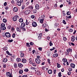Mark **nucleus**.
Listing matches in <instances>:
<instances>
[{"instance_id": "47", "label": "nucleus", "mask_w": 77, "mask_h": 77, "mask_svg": "<svg viewBox=\"0 0 77 77\" xmlns=\"http://www.w3.org/2000/svg\"><path fill=\"white\" fill-rule=\"evenodd\" d=\"M63 40L65 41H66V38L65 37H64L63 38Z\"/></svg>"}, {"instance_id": "8", "label": "nucleus", "mask_w": 77, "mask_h": 77, "mask_svg": "<svg viewBox=\"0 0 77 77\" xmlns=\"http://www.w3.org/2000/svg\"><path fill=\"white\" fill-rule=\"evenodd\" d=\"M13 11L15 12H17L18 11V8L17 7H15L13 8Z\"/></svg>"}, {"instance_id": "14", "label": "nucleus", "mask_w": 77, "mask_h": 77, "mask_svg": "<svg viewBox=\"0 0 77 77\" xmlns=\"http://www.w3.org/2000/svg\"><path fill=\"white\" fill-rule=\"evenodd\" d=\"M58 56V54H54L53 55V57H56Z\"/></svg>"}, {"instance_id": "23", "label": "nucleus", "mask_w": 77, "mask_h": 77, "mask_svg": "<svg viewBox=\"0 0 77 77\" xmlns=\"http://www.w3.org/2000/svg\"><path fill=\"white\" fill-rule=\"evenodd\" d=\"M7 61H8V59L6 58L4 59L3 60V62H6Z\"/></svg>"}, {"instance_id": "33", "label": "nucleus", "mask_w": 77, "mask_h": 77, "mask_svg": "<svg viewBox=\"0 0 77 77\" xmlns=\"http://www.w3.org/2000/svg\"><path fill=\"white\" fill-rule=\"evenodd\" d=\"M16 35L14 33L12 35V37L13 38H15V36H16Z\"/></svg>"}, {"instance_id": "62", "label": "nucleus", "mask_w": 77, "mask_h": 77, "mask_svg": "<svg viewBox=\"0 0 77 77\" xmlns=\"http://www.w3.org/2000/svg\"><path fill=\"white\" fill-rule=\"evenodd\" d=\"M22 77H27V75H24L22 76Z\"/></svg>"}, {"instance_id": "27", "label": "nucleus", "mask_w": 77, "mask_h": 77, "mask_svg": "<svg viewBox=\"0 0 77 77\" xmlns=\"http://www.w3.org/2000/svg\"><path fill=\"white\" fill-rule=\"evenodd\" d=\"M23 72V70L20 69L19 70V74H22Z\"/></svg>"}, {"instance_id": "54", "label": "nucleus", "mask_w": 77, "mask_h": 77, "mask_svg": "<svg viewBox=\"0 0 77 77\" xmlns=\"http://www.w3.org/2000/svg\"><path fill=\"white\" fill-rule=\"evenodd\" d=\"M41 37H40L39 36H38V39H39V40H41Z\"/></svg>"}, {"instance_id": "7", "label": "nucleus", "mask_w": 77, "mask_h": 77, "mask_svg": "<svg viewBox=\"0 0 77 77\" xmlns=\"http://www.w3.org/2000/svg\"><path fill=\"white\" fill-rule=\"evenodd\" d=\"M30 12V11L29 10H27L24 12L25 15H28Z\"/></svg>"}, {"instance_id": "22", "label": "nucleus", "mask_w": 77, "mask_h": 77, "mask_svg": "<svg viewBox=\"0 0 77 77\" xmlns=\"http://www.w3.org/2000/svg\"><path fill=\"white\" fill-rule=\"evenodd\" d=\"M47 26V24L46 23H44L43 24L42 27H46Z\"/></svg>"}, {"instance_id": "15", "label": "nucleus", "mask_w": 77, "mask_h": 77, "mask_svg": "<svg viewBox=\"0 0 77 77\" xmlns=\"http://www.w3.org/2000/svg\"><path fill=\"white\" fill-rule=\"evenodd\" d=\"M11 74V73H10V72H7L6 73V76H7V77H9V76Z\"/></svg>"}, {"instance_id": "51", "label": "nucleus", "mask_w": 77, "mask_h": 77, "mask_svg": "<svg viewBox=\"0 0 77 77\" xmlns=\"http://www.w3.org/2000/svg\"><path fill=\"white\" fill-rule=\"evenodd\" d=\"M68 69H69V71H72V68H69Z\"/></svg>"}, {"instance_id": "59", "label": "nucleus", "mask_w": 77, "mask_h": 77, "mask_svg": "<svg viewBox=\"0 0 77 77\" xmlns=\"http://www.w3.org/2000/svg\"><path fill=\"white\" fill-rule=\"evenodd\" d=\"M37 58H38V59H40L41 58V57H40L39 56H37Z\"/></svg>"}, {"instance_id": "64", "label": "nucleus", "mask_w": 77, "mask_h": 77, "mask_svg": "<svg viewBox=\"0 0 77 77\" xmlns=\"http://www.w3.org/2000/svg\"><path fill=\"white\" fill-rule=\"evenodd\" d=\"M63 16H65L66 15V14L65 13H63Z\"/></svg>"}, {"instance_id": "26", "label": "nucleus", "mask_w": 77, "mask_h": 77, "mask_svg": "<svg viewBox=\"0 0 77 77\" xmlns=\"http://www.w3.org/2000/svg\"><path fill=\"white\" fill-rule=\"evenodd\" d=\"M19 21L20 23H23V19L22 18H20Z\"/></svg>"}, {"instance_id": "11", "label": "nucleus", "mask_w": 77, "mask_h": 77, "mask_svg": "<svg viewBox=\"0 0 77 77\" xmlns=\"http://www.w3.org/2000/svg\"><path fill=\"white\" fill-rule=\"evenodd\" d=\"M29 63L30 64H32V63H33V60L31 58H30L29 60Z\"/></svg>"}, {"instance_id": "55", "label": "nucleus", "mask_w": 77, "mask_h": 77, "mask_svg": "<svg viewBox=\"0 0 77 77\" xmlns=\"http://www.w3.org/2000/svg\"><path fill=\"white\" fill-rule=\"evenodd\" d=\"M8 29H11V26H8Z\"/></svg>"}, {"instance_id": "53", "label": "nucleus", "mask_w": 77, "mask_h": 77, "mask_svg": "<svg viewBox=\"0 0 77 77\" xmlns=\"http://www.w3.org/2000/svg\"><path fill=\"white\" fill-rule=\"evenodd\" d=\"M29 44L30 45H33L34 44L32 42H31Z\"/></svg>"}, {"instance_id": "37", "label": "nucleus", "mask_w": 77, "mask_h": 77, "mask_svg": "<svg viewBox=\"0 0 77 77\" xmlns=\"http://www.w3.org/2000/svg\"><path fill=\"white\" fill-rule=\"evenodd\" d=\"M24 54L23 53H21L20 54V56L21 57H24Z\"/></svg>"}, {"instance_id": "46", "label": "nucleus", "mask_w": 77, "mask_h": 77, "mask_svg": "<svg viewBox=\"0 0 77 77\" xmlns=\"http://www.w3.org/2000/svg\"><path fill=\"white\" fill-rule=\"evenodd\" d=\"M5 10H8V9H9V7L8 6H6L5 7Z\"/></svg>"}, {"instance_id": "25", "label": "nucleus", "mask_w": 77, "mask_h": 77, "mask_svg": "<svg viewBox=\"0 0 77 77\" xmlns=\"http://www.w3.org/2000/svg\"><path fill=\"white\" fill-rule=\"evenodd\" d=\"M48 72L49 74H52V70H49L48 71Z\"/></svg>"}, {"instance_id": "1", "label": "nucleus", "mask_w": 77, "mask_h": 77, "mask_svg": "<svg viewBox=\"0 0 77 77\" xmlns=\"http://www.w3.org/2000/svg\"><path fill=\"white\" fill-rule=\"evenodd\" d=\"M45 15H43L41 16V17H39V18L38 19V20L40 21V23H41V24H42V23H43L44 20V19H45Z\"/></svg>"}, {"instance_id": "5", "label": "nucleus", "mask_w": 77, "mask_h": 77, "mask_svg": "<svg viewBox=\"0 0 77 77\" xmlns=\"http://www.w3.org/2000/svg\"><path fill=\"white\" fill-rule=\"evenodd\" d=\"M32 25L34 27H36L37 26V23L36 22H32Z\"/></svg>"}, {"instance_id": "12", "label": "nucleus", "mask_w": 77, "mask_h": 77, "mask_svg": "<svg viewBox=\"0 0 77 77\" xmlns=\"http://www.w3.org/2000/svg\"><path fill=\"white\" fill-rule=\"evenodd\" d=\"M70 66L72 68H75V65L73 63H71Z\"/></svg>"}, {"instance_id": "48", "label": "nucleus", "mask_w": 77, "mask_h": 77, "mask_svg": "<svg viewBox=\"0 0 77 77\" xmlns=\"http://www.w3.org/2000/svg\"><path fill=\"white\" fill-rule=\"evenodd\" d=\"M31 18H32V19H33V18H35V15H32L31 16Z\"/></svg>"}, {"instance_id": "13", "label": "nucleus", "mask_w": 77, "mask_h": 77, "mask_svg": "<svg viewBox=\"0 0 77 77\" xmlns=\"http://www.w3.org/2000/svg\"><path fill=\"white\" fill-rule=\"evenodd\" d=\"M22 62H23V63H26V62H27V60L25 59H22Z\"/></svg>"}, {"instance_id": "38", "label": "nucleus", "mask_w": 77, "mask_h": 77, "mask_svg": "<svg viewBox=\"0 0 77 77\" xmlns=\"http://www.w3.org/2000/svg\"><path fill=\"white\" fill-rule=\"evenodd\" d=\"M63 24H66V22L65 20H63Z\"/></svg>"}, {"instance_id": "16", "label": "nucleus", "mask_w": 77, "mask_h": 77, "mask_svg": "<svg viewBox=\"0 0 77 77\" xmlns=\"http://www.w3.org/2000/svg\"><path fill=\"white\" fill-rule=\"evenodd\" d=\"M21 27H25V26H26V24H25V23H21Z\"/></svg>"}, {"instance_id": "43", "label": "nucleus", "mask_w": 77, "mask_h": 77, "mask_svg": "<svg viewBox=\"0 0 77 77\" xmlns=\"http://www.w3.org/2000/svg\"><path fill=\"white\" fill-rule=\"evenodd\" d=\"M22 27H20L19 29V32H21L20 31H22V29H21Z\"/></svg>"}, {"instance_id": "10", "label": "nucleus", "mask_w": 77, "mask_h": 77, "mask_svg": "<svg viewBox=\"0 0 77 77\" xmlns=\"http://www.w3.org/2000/svg\"><path fill=\"white\" fill-rule=\"evenodd\" d=\"M71 41H72V42H74V41H75V36H74V35H72L71 37Z\"/></svg>"}, {"instance_id": "28", "label": "nucleus", "mask_w": 77, "mask_h": 77, "mask_svg": "<svg viewBox=\"0 0 77 77\" xmlns=\"http://www.w3.org/2000/svg\"><path fill=\"white\" fill-rule=\"evenodd\" d=\"M69 32H73V30L72 29H69Z\"/></svg>"}, {"instance_id": "2", "label": "nucleus", "mask_w": 77, "mask_h": 77, "mask_svg": "<svg viewBox=\"0 0 77 77\" xmlns=\"http://www.w3.org/2000/svg\"><path fill=\"white\" fill-rule=\"evenodd\" d=\"M23 2V0H20V1H18L17 2V5L19 6L21 5V3Z\"/></svg>"}, {"instance_id": "50", "label": "nucleus", "mask_w": 77, "mask_h": 77, "mask_svg": "<svg viewBox=\"0 0 77 77\" xmlns=\"http://www.w3.org/2000/svg\"><path fill=\"white\" fill-rule=\"evenodd\" d=\"M4 5L5 6H6L7 5V2H5L4 4Z\"/></svg>"}, {"instance_id": "29", "label": "nucleus", "mask_w": 77, "mask_h": 77, "mask_svg": "<svg viewBox=\"0 0 77 77\" xmlns=\"http://www.w3.org/2000/svg\"><path fill=\"white\" fill-rule=\"evenodd\" d=\"M70 14H71V12L69 11H68L66 13V15H70Z\"/></svg>"}, {"instance_id": "19", "label": "nucleus", "mask_w": 77, "mask_h": 77, "mask_svg": "<svg viewBox=\"0 0 77 77\" xmlns=\"http://www.w3.org/2000/svg\"><path fill=\"white\" fill-rule=\"evenodd\" d=\"M1 30H6V27L5 26L3 27H1L0 28Z\"/></svg>"}, {"instance_id": "58", "label": "nucleus", "mask_w": 77, "mask_h": 77, "mask_svg": "<svg viewBox=\"0 0 77 77\" xmlns=\"http://www.w3.org/2000/svg\"><path fill=\"white\" fill-rule=\"evenodd\" d=\"M53 72H54V74H56V69H54Z\"/></svg>"}, {"instance_id": "60", "label": "nucleus", "mask_w": 77, "mask_h": 77, "mask_svg": "<svg viewBox=\"0 0 77 77\" xmlns=\"http://www.w3.org/2000/svg\"><path fill=\"white\" fill-rule=\"evenodd\" d=\"M42 34L40 33L39 34L38 36H40V37H41V36H42Z\"/></svg>"}, {"instance_id": "40", "label": "nucleus", "mask_w": 77, "mask_h": 77, "mask_svg": "<svg viewBox=\"0 0 77 77\" xmlns=\"http://www.w3.org/2000/svg\"><path fill=\"white\" fill-rule=\"evenodd\" d=\"M26 25H29V22H28V20H26Z\"/></svg>"}, {"instance_id": "4", "label": "nucleus", "mask_w": 77, "mask_h": 77, "mask_svg": "<svg viewBox=\"0 0 77 77\" xmlns=\"http://www.w3.org/2000/svg\"><path fill=\"white\" fill-rule=\"evenodd\" d=\"M35 62L37 64H39L41 63V60H40L38 58H36L35 60Z\"/></svg>"}, {"instance_id": "6", "label": "nucleus", "mask_w": 77, "mask_h": 77, "mask_svg": "<svg viewBox=\"0 0 77 77\" xmlns=\"http://www.w3.org/2000/svg\"><path fill=\"white\" fill-rule=\"evenodd\" d=\"M19 18V17L18 16H16L13 17V20L14 21H16L17 20V18Z\"/></svg>"}, {"instance_id": "56", "label": "nucleus", "mask_w": 77, "mask_h": 77, "mask_svg": "<svg viewBox=\"0 0 77 77\" xmlns=\"http://www.w3.org/2000/svg\"><path fill=\"white\" fill-rule=\"evenodd\" d=\"M67 17L68 18H69V19L71 18V15H70L69 16H68Z\"/></svg>"}, {"instance_id": "24", "label": "nucleus", "mask_w": 77, "mask_h": 77, "mask_svg": "<svg viewBox=\"0 0 77 77\" xmlns=\"http://www.w3.org/2000/svg\"><path fill=\"white\" fill-rule=\"evenodd\" d=\"M1 27H5V24L4 23H2L1 25Z\"/></svg>"}, {"instance_id": "63", "label": "nucleus", "mask_w": 77, "mask_h": 77, "mask_svg": "<svg viewBox=\"0 0 77 77\" xmlns=\"http://www.w3.org/2000/svg\"><path fill=\"white\" fill-rule=\"evenodd\" d=\"M32 52V54H34V53H35V50H33Z\"/></svg>"}, {"instance_id": "20", "label": "nucleus", "mask_w": 77, "mask_h": 77, "mask_svg": "<svg viewBox=\"0 0 77 77\" xmlns=\"http://www.w3.org/2000/svg\"><path fill=\"white\" fill-rule=\"evenodd\" d=\"M63 61V62H64L65 63H66V62H67V60L66 59V58H63L62 60Z\"/></svg>"}, {"instance_id": "31", "label": "nucleus", "mask_w": 77, "mask_h": 77, "mask_svg": "<svg viewBox=\"0 0 77 77\" xmlns=\"http://www.w3.org/2000/svg\"><path fill=\"white\" fill-rule=\"evenodd\" d=\"M33 11L34 14H35L36 12H37V10L36 9H34L33 10Z\"/></svg>"}, {"instance_id": "52", "label": "nucleus", "mask_w": 77, "mask_h": 77, "mask_svg": "<svg viewBox=\"0 0 77 77\" xmlns=\"http://www.w3.org/2000/svg\"><path fill=\"white\" fill-rule=\"evenodd\" d=\"M32 65L34 66H36V63H32Z\"/></svg>"}, {"instance_id": "32", "label": "nucleus", "mask_w": 77, "mask_h": 77, "mask_svg": "<svg viewBox=\"0 0 77 77\" xmlns=\"http://www.w3.org/2000/svg\"><path fill=\"white\" fill-rule=\"evenodd\" d=\"M16 60L17 62H20V61H21V59L20 58H17Z\"/></svg>"}, {"instance_id": "35", "label": "nucleus", "mask_w": 77, "mask_h": 77, "mask_svg": "<svg viewBox=\"0 0 77 77\" xmlns=\"http://www.w3.org/2000/svg\"><path fill=\"white\" fill-rule=\"evenodd\" d=\"M24 8H25V5L23 4L21 7V8L22 9H24Z\"/></svg>"}, {"instance_id": "18", "label": "nucleus", "mask_w": 77, "mask_h": 77, "mask_svg": "<svg viewBox=\"0 0 77 77\" xmlns=\"http://www.w3.org/2000/svg\"><path fill=\"white\" fill-rule=\"evenodd\" d=\"M23 64H22L21 63H19L18 64V66H19L20 68H22V67H23Z\"/></svg>"}, {"instance_id": "21", "label": "nucleus", "mask_w": 77, "mask_h": 77, "mask_svg": "<svg viewBox=\"0 0 77 77\" xmlns=\"http://www.w3.org/2000/svg\"><path fill=\"white\" fill-rule=\"evenodd\" d=\"M71 50H71V49L69 48L67 50H66V51L67 52H68V53H69V52H70V51H71Z\"/></svg>"}, {"instance_id": "34", "label": "nucleus", "mask_w": 77, "mask_h": 77, "mask_svg": "<svg viewBox=\"0 0 77 77\" xmlns=\"http://www.w3.org/2000/svg\"><path fill=\"white\" fill-rule=\"evenodd\" d=\"M57 68H60L61 66L60 64H59V63H57Z\"/></svg>"}, {"instance_id": "57", "label": "nucleus", "mask_w": 77, "mask_h": 77, "mask_svg": "<svg viewBox=\"0 0 77 77\" xmlns=\"http://www.w3.org/2000/svg\"><path fill=\"white\" fill-rule=\"evenodd\" d=\"M42 48H38V49L39 50H40V51H42Z\"/></svg>"}, {"instance_id": "3", "label": "nucleus", "mask_w": 77, "mask_h": 77, "mask_svg": "<svg viewBox=\"0 0 77 77\" xmlns=\"http://www.w3.org/2000/svg\"><path fill=\"white\" fill-rule=\"evenodd\" d=\"M5 35L7 38H10L11 37V34L9 32H6Z\"/></svg>"}, {"instance_id": "36", "label": "nucleus", "mask_w": 77, "mask_h": 77, "mask_svg": "<svg viewBox=\"0 0 77 77\" xmlns=\"http://www.w3.org/2000/svg\"><path fill=\"white\" fill-rule=\"evenodd\" d=\"M14 68H17V63H14Z\"/></svg>"}, {"instance_id": "39", "label": "nucleus", "mask_w": 77, "mask_h": 77, "mask_svg": "<svg viewBox=\"0 0 77 77\" xmlns=\"http://www.w3.org/2000/svg\"><path fill=\"white\" fill-rule=\"evenodd\" d=\"M50 44V46H52L53 45V43L51 42V41L49 43Z\"/></svg>"}, {"instance_id": "30", "label": "nucleus", "mask_w": 77, "mask_h": 77, "mask_svg": "<svg viewBox=\"0 0 77 77\" xmlns=\"http://www.w3.org/2000/svg\"><path fill=\"white\" fill-rule=\"evenodd\" d=\"M3 23H6V22H7V20L5 19H4L3 20Z\"/></svg>"}, {"instance_id": "49", "label": "nucleus", "mask_w": 77, "mask_h": 77, "mask_svg": "<svg viewBox=\"0 0 77 77\" xmlns=\"http://www.w3.org/2000/svg\"><path fill=\"white\" fill-rule=\"evenodd\" d=\"M71 74V72H69L67 73V74L68 75H70Z\"/></svg>"}, {"instance_id": "45", "label": "nucleus", "mask_w": 77, "mask_h": 77, "mask_svg": "<svg viewBox=\"0 0 77 77\" xmlns=\"http://www.w3.org/2000/svg\"><path fill=\"white\" fill-rule=\"evenodd\" d=\"M58 76L59 77H61L62 75H61V72H60L58 73Z\"/></svg>"}, {"instance_id": "9", "label": "nucleus", "mask_w": 77, "mask_h": 77, "mask_svg": "<svg viewBox=\"0 0 77 77\" xmlns=\"http://www.w3.org/2000/svg\"><path fill=\"white\" fill-rule=\"evenodd\" d=\"M35 8L36 9H39L40 6L39 5L36 4L35 6Z\"/></svg>"}, {"instance_id": "61", "label": "nucleus", "mask_w": 77, "mask_h": 77, "mask_svg": "<svg viewBox=\"0 0 77 77\" xmlns=\"http://www.w3.org/2000/svg\"><path fill=\"white\" fill-rule=\"evenodd\" d=\"M47 39H48V40L50 41V37H48Z\"/></svg>"}, {"instance_id": "17", "label": "nucleus", "mask_w": 77, "mask_h": 77, "mask_svg": "<svg viewBox=\"0 0 77 77\" xmlns=\"http://www.w3.org/2000/svg\"><path fill=\"white\" fill-rule=\"evenodd\" d=\"M47 62H48V63L49 64L50 66L51 65V62H50V59H47Z\"/></svg>"}, {"instance_id": "44", "label": "nucleus", "mask_w": 77, "mask_h": 77, "mask_svg": "<svg viewBox=\"0 0 77 77\" xmlns=\"http://www.w3.org/2000/svg\"><path fill=\"white\" fill-rule=\"evenodd\" d=\"M24 71L26 72H28L29 71V69H26L24 70Z\"/></svg>"}, {"instance_id": "41", "label": "nucleus", "mask_w": 77, "mask_h": 77, "mask_svg": "<svg viewBox=\"0 0 77 77\" xmlns=\"http://www.w3.org/2000/svg\"><path fill=\"white\" fill-rule=\"evenodd\" d=\"M13 40L12 39H11V40H9L8 41V42H13Z\"/></svg>"}, {"instance_id": "42", "label": "nucleus", "mask_w": 77, "mask_h": 77, "mask_svg": "<svg viewBox=\"0 0 77 77\" xmlns=\"http://www.w3.org/2000/svg\"><path fill=\"white\" fill-rule=\"evenodd\" d=\"M21 29H22V31H23V30H26V28H25L23 27H21Z\"/></svg>"}]
</instances>
